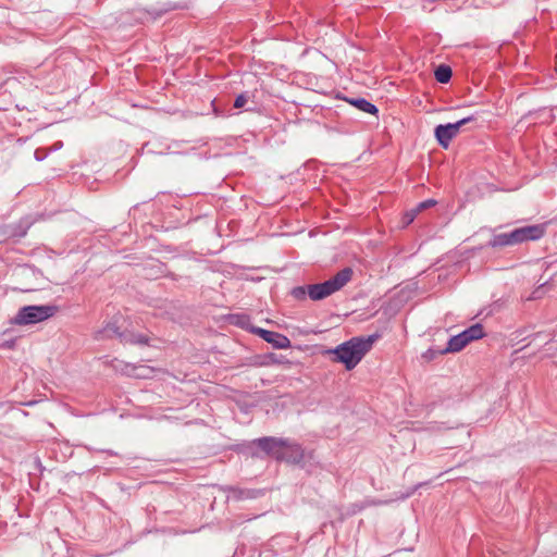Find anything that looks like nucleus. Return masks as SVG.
I'll list each match as a JSON object with an SVG mask.
<instances>
[{
    "instance_id": "1",
    "label": "nucleus",
    "mask_w": 557,
    "mask_h": 557,
    "mask_svg": "<svg viewBox=\"0 0 557 557\" xmlns=\"http://www.w3.org/2000/svg\"><path fill=\"white\" fill-rule=\"evenodd\" d=\"M379 337V334H372L368 337H352L331 349L330 354H333L335 356L334 360L343 363L346 370L349 371L357 367Z\"/></svg>"
},
{
    "instance_id": "2",
    "label": "nucleus",
    "mask_w": 557,
    "mask_h": 557,
    "mask_svg": "<svg viewBox=\"0 0 557 557\" xmlns=\"http://www.w3.org/2000/svg\"><path fill=\"white\" fill-rule=\"evenodd\" d=\"M545 233L546 223L525 225L508 233L493 235L486 246L491 248L515 246L530 240H539Z\"/></svg>"
},
{
    "instance_id": "3",
    "label": "nucleus",
    "mask_w": 557,
    "mask_h": 557,
    "mask_svg": "<svg viewBox=\"0 0 557 557\" xmlns=\"http://www.w3.org/2000/svg\"><path fill=\"white\" fill-rule=\"evenodd\" d=\"M253 443L263 450L267 455L275 458L276 460H289L284 448L290 449L295 454L294 461H301L304 458V449L299 444L289 443L287 440L277 437H260Z\"/></svg>"
},
{
    "instance_id": "4",
    "label": "nucleus",
    "mask_w": 557,
    "mask_h": 557,
    "mask_svg": "<svg viewBox=\"0 0 557 557\" xmlns=\"http://www.w3.org/2000/svg\"><path fill=\"white\" fill-rule=\"evenodd\" d=\"M352 270L344 268L338 271L333 277L317 284L308 285V297L311 300H322L332 294L341 290L352 277Z\"/></svg>"
},
{
    "instance_id": "5",
    "label": "nucleus",
    "mask_w": 557,
    "mask_h": 557,
    "mask_svg": "<svg viewBox=\"0 0 557 557\" xmlns=\"http://www.w3.org/2000/svg\"><path fill=\"white\" fill-rule=\"evenodd\" d=\"M58 311L54 305L25 306L21 308L14 318L18 325L35 324L53 317Z\"/></svg>"
},
{
    "instance_id": "6",
    "label": "nucleus",
    "mask_w": 557,
    "mask_h": 557,
    "mask_svg": "<svg viewBox=\"0 0 557 557\" xmlns=\"http://www.w3.org/2000/svg\"><path fill=\"white\" fill-rule=\"evenodd\" d=\"M474 121V116H467L456 123L441 124L435 128V137L443 148H447L454 137L457 136L462 125Z\"/></svg>"
},
{
    "instance_id": "7",
    "label": "nucleus",
    "mask_w": 557,
    "mask_h": 557,
    "mask_svg": "<svg viewBox=\"0 0 557 557\" xmlns=\"http://www.w3.org/2000/svg\"><path fill=\"white\" fill-rule=\"evenodd\" d=\"M102 337H117L122 344H148L145 334H136L132 331L121 332L115 324H108L101 332Z\"/></svg>"
},
{
    "instance_id": "8",
    "label": "nucleus",
    "mask_w": 557,
    "mask_h": 557,
    "mask_svg": "<svg viewBox=\"0 0 557 557\" xmlns=\"http://www.w3.org/2000/svg\"><path fill=\"white\" fill-rule=\"evenodd\" d=\"M253 333L258 334L267 343L272 344L274 348L286 349L290 347L289 338L281 333L268 331L260 327H256L253 330Z\"/></svg>"
},
{
    "instance_id": "9",
    "label": "nucleus",
    "mask_w": 557,
    "mask_h": 557,
    "mask_svg": "<svg viewBox=\"0 0 557 557\" xmlns=\"http://www.w3.org/2000/svg\"><path fill=\"white\" fill-rule=\"evenodd\" d=\"M470 342L467 339L466 335L461 332L453 337L447 343L445 349L441 350V354L446 352H457L463 349Z\"/></svg>"
},
{
    "instance_id": "10",
    "label": "nucleus",
    "mask_w": 557,
    "mask_h": 557,
    "mask_svg": "<svg viewBox=\"0 0 557 557\" xmlns=\"http://www.w3.org/2000/svg\"><path fill=\"white\" fill-rule=\"evenodd\" d=\"M28 225L22 223L0 227V232L5 237H24L27 234Z\"/></svg>"
},
{
    "instance_id": "11",
    "label": "nucleus",
    "mask_w": 557,
    "mask_h": 557,
    "mask_svg": "<svg viewBox=\"0 0 557 557\" xmlns=\"http://www.w3.org/2000/svg\"><path fill=\"white\" fill-rule=\"evenodd\" d=\"M350 103L366 113L376 114L379 112L377 108L364 98L351 99Z\"/></svg>"
},
{
    "instance_id": "12",
    "label": "nucleus",
    "mask_w": 557,
    "mask_h": 557,
    "mask_svg": "<svg viewBox=\"0 0 557 557\" xmlns=\"http://www.w3.org/2000/svg\"><path fill=\"white\" fill-rule=\"evenodd\" d=\"M469 342L480 339L484 336L483 326L480 323L473 324L467 330L462 331Z\"/></svg>"
},
{
    "instance_id": "13",
    "label": "nucleus",
    "mask_w": 557,
    "mask_h": 557,
    "mask_svg": "<svg viewBox=\"0 0 557 557\" xmlns=\"http://www.w3.org/2000/svg\"><path fill=\"white\" fill-rule=\"evenodd\" d=\"M451 69L444 64L440 65L434 73L436 81L442 84L448 83L451 78Z\"/></svg>"
},
{
    "instance_id": "14",
    "label": "nucleus",
    "mask_w": 557,
    "mask_h": 557,
    "mask_svg": "<svg viewBox=\"0 0 557 557\" xmlns=\"http://www.w3.org/2000/svg\"><path fill=\"white\" fill-rule=\"evenodd\" d=\"M292 296L297 300L306 299V296H308V285L294 287L292 289Z\"/></svg>"
},
{
    "instance_id": "15",
    "label": "nucleus",
    "mask_w": 557,
    "mask_h": 557,
    "mask_svg": "<svg viewBox=\"0 0 557 557\" xmlns=\"http://www.w3.org/2000/svg\"><path fill=\"white\" fill-rule=\"evenodd\" d=\"M49 151L48 149L46 148H37L34 152V157L37 161H44L48 156H49Z\"/></svg>"
},
{
    "instance_id": "16",
    "label": "nucleus",
    "mask_w": 557,
    "mask_h": 557,
    "mask_svg": "<svg viewBox=\"0 0 557 557\" xmlns=\"http://www.w3.org/2000/svg\"><path fill=\"white\" fill-rule=\"evenodd\" d=\"M436 205V201L433 200V199H426L424 201H421L417 208H416V211L420 212L424 209H428V208H431V207H434Z\"/></svg>"
},
{
    "instance_id": "17",
    "label": "nucleus",
    "mask_w": 557,
    "mask_h": 557,
    "mask_svg": "<svg viewBox=\"0 0 557 557\" xmlns=\"http://www.w3.org/2000/svg\"><path fill=\"white\" fill-rule=\"evenodd\" d=\"M247 103V96L245 94H240L235 98L234 108L242 109Z\"/></svg>"
},
{
    "instance_id": "18",
    "label": "nucleus",
    "mask_w": 557,
    "mask_h": 557,
    "mask_svg": "<svg viewBox=\"0 0 557 557\" xmlns=\"http://www.w3.org/2000/svg\"><path fill=\"white\" fill-rule=\"evenodd\" d=\"M417 213H418V211H416V209H414V210H412L410 212H407L405 214V219H406L405 223H406V225L410 224L414 220Z\"/></svg>"
},
{
    "instance_id": "19",
    "label": "nucleus",
    "mask_w": 557,
    "mask_h": 557,
    "mask_svg": "<svg viewBox=\"0 0 557 557\" xmlns=\"http://www.w3.org/2000/svg\"><path fill=\"white\" fill-rule=\"evenodd\" d=\"M442 355L441 354V350L440 351H436V350H433V349H429L424 355L423 357L426 358L428 360H432L435 358L436 355Z\"/></svg>"
},
{
    "instance_id": "20",
    "label": "nucleus",
    "mask_w": 557,
    "mask_h": 557,
    "mask_svg": "<svg viewBox=\"0 0 557 557\" xmlns=\"http://www.w3.org/2000/svg\"><path fill=\"white\" fill-rule=\"evenodd\" d=\"M284 451L286 453L287 458H289V460H287L288 462H294V463H298L299 462V461H294L295 454L290 449L284 448Z\"/></svg>"
},
{
    "instance_id": "21",
    "label": "nucleus",
    "mask_w": 557,
    "mask_h": 557,
    "mask_svg": "<svg viewBox=\"0 0 557 557\" xmlns=\"http://www.w3.org/2000/svg\"><path fill=\"white\" fill-rule=\"evenodd\" d=\"M62 141H57L50 149H48L49 152L58 150L62 147Z\"/></svg>"
},
{
    "instance_id": "22",
    "label": "nucleus",
    "mask_w": 557,
    "mask_h": 557,
    "mask_svg": "<svg viewBox=\"0 0 557 557\" xmlns=\"http://www.w3.org/2000/svg\"><path fill=\"white\" fill-rule=\"evenodd\" d=\"M103 453L110 455V456H116L117 454L114 453L113 450H103Z\"/></svg>"
},
{
    "instance_id": "23",
    "label": "nucleus",
    "mask_w": 557,
    "mask_h": 557,
    "mask_svg": "<svg viewBox=\"0 0 557 557\" xmlns=\"http://www.w3.org/2000/svg\"><path fill=\"white\" fill-rule=\"evenodd\" d=\"M274 362L276 363H281L282 361L281 360H276V359H273Z\"/></svg>"
}]
</instances>
